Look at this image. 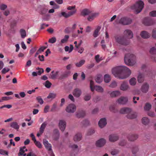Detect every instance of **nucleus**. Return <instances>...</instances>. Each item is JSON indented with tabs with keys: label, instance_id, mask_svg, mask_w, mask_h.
<instances>
[{
	"label": "nucleus",
	"instance_id": "obj_29",
	"mask_svg": "<svg viewBox=\"0 0 156 156\" xmlns=\"http://www.w3.org/2000/svg\"><path fill=\"white\" fill-rule=\"evenodd\" d=\"M10 126L16 130H18L20 128L19 126L16 122H12L10 124Z\"/></svg>",
	"mask_w": 156,
	"mask_h": 156
},
{
	"label": "nucleus",
	"instance_id": "obj_56",
	"mask_svg": "<svg viewBox=\"0 0 156 156\" xmlns=\"http://www.w3.org/2000/svg\"><path fill=\"white\" fill-rule=\"evenodd\" d=\"M152 37L153 38L156 39V28H154L152 30Z\"/></svg>",
	"mask_w": 156,
	"mask_h": 156
},
{
	"label": "nucleus",
	"instance_id": "obj_24",
	"mask_svg": "<svg viewBox=\"0 0 156 156\" xmlns=\"http://www.w3.org/2000/svg\"><path fill=\"white\" fill-rule=\"evenodd\" d=\"M128 138L129 140L133 141L138 138V135L137 134H130L128 136Z\"/></svg>",
	"mask_w": 156,
	"mask_h": 156
},
{
	"label": "nucleus",
	"instance_id": "obj_57",
	"mask_svg": "<svg viewBox=\"0 0 156 156\" xmlns=\"http://www.w3.org/2000/svg\"><path fill=\"white\" fill-rule=\"evenodd\" d=\"M0 154L2 155L6 154V155H8V152L2 149H0Z\"/></svg>",
	"mask_w": 156,
	"mask_h": 156
},
{
	"label": "nucleus",
	"instance_id": "obj_53",
	"mask_svg": "<svg viewBox=\"0 0 156 156\" xmlns=\"http://www.w3.org/2000/svg\"><path fill=\"white\" fill-rule=\"evenodd\" d=\"M38 102L41 105L43 103L44 101L43 99L41 98L40 96H38L36 98Z\"/></svg>",
	"mask_w": 156,
	"mask_h": 156
},
{
	"label": "nucleus",
	"instance_id": "obj_5",
	"mask_svg": "<svg viewBox=\"0 0 156 156\" xmlns=\"http://www.w3.org/2000/svg\"><path fill=\"white\" fill-rule=\"evenodd\" d=\"M132 22V20L130 18L126 17H123L120 19L119 21V23L122 25H127L130 24Z\"/></svg>",
	"mask_w": 156,
	"mask_h": 156
},
{
	"label": "nucleus",
	"instance_id": "obj_54",
	"mask_svg": "<svg viewBox=\"0 0 156 156\" xmlns=\"http://www.w3.org/2000/svg\"><path fill=\"white\" fill-rule=\"evenodd\" d=\"M138 149L137 146H136L133 147L132 150V152L133 154H136L137 152V151H138Z\"/></svg>",
	"mask_w": 156,
	"mask_h": 156
},
{
	"label": "nucleus",
	"instance_id": "obj_63",
	"mask_svg": "<svg viewBox=\"0 0 156 156\" xmlns=\"http://www.w3.org/2000/svg\"><path fill=\"white\" fill-rule=\"evenodd\" d=\"M57 103L55 102L52 105V107H51V111L53 112L55 110L56 106H57Z\"/></svg>",
	"mask_w": 156,
	"mask_h": 156
},
{
	"label": "nucleus",
	"instance_id": "obj_8",
	"mask_svg": "<svg viewBox=\"0 0 156 156\" xmlns=\"http://www.w3.org/2000/svg\"><path fill=\"white\" fill-rule=\"evenodd\" d=\"M106 143V140L103 138H101L97 141L96 143V146L98 147L103 146Z\"/></svg>",
	"mask_w": 156,
	"mask_h": 156
},
{
	"label": "nucleus",
	"instance_id": "obj_32",
	"mask_svg": "<svg viewBox=\"0 0 156 156\" xmlns=\"http://www.w3.org/2000/svg\"><path fill=\"white\" fill-rule=\"evenodd\" d=\"M142 122L143 124L146 125L148 124L150 122V120L148 118L144 117L142 119Z\"/></svg>",
	"mask_w": 156,
	"mask_h": 156
},
{
	"label": "nucleus",
	"instance_id": "obj_10",
	"mask_svg": "<svg viewBox=\"0 0 156 156\" xmlns=\"http://www.w3.org/2000/svg\"><path fill=\"white\" fill-rule=\"evenodd\" d=\"M129 88V87L128 83L126 81L123 82L121 84L120 87V89L122 91H126Z\"/></svg>",
	"mask_w": 156,
	"mask_h": 156
},
{
	"label": "nucleus",
	"instance_id": "obj_38",
	"mask_svg": "<svg viewBox=\"0 0 156 156\" xmlns=\"http://www.w3.org/2000/svg\"><path fill=\"white\" fill-rule=\"evenodd\" d=\"M149 53L152 55H156V48L154 47L151 48L149 50Z\"/></svg>",
	"mask_w": 156,
	"mask_h": 156
},
{
	"label": "nucleus",
	"instance_id": "obj_49",
	"mask_svg": "<svg viewBox=\"0 0 156 156\" xmlns=\"http://www.w3.org/2000/svg\"><path fill=\"white\" fill-rule=\"evenodd\" d=\"M94 83L93 81L90 80V87L92 91H93L94 90Z\"/></svg>",
	"mask_w": 156,
	"mask_h": 156
},
{
	"label": "nucleus",
	"instance_id": "obj_4",
	"mask_svg": "<svg viewBox=\"0 0 156 156\" xmlns=\"http://www.w3.org/2000/svg\"><path fill=\"white\" fill-rule=\"evenodd\" d=\"M144 2L141 1H139L132 7L133 9H135L136 13L140 12L144 7Z\"/></svg>",
	"mask_w": 156,
	"mask_h": 156
},
{
	"label": "nucleus",
	"instance_id": "obj_41",
	"mask_svg": "<svg viewBox=\"0 0 156 156\" xmlns=\"http://www.w3.org/2000/svg\"><path fill=\"white\" fill-rule=\"evenodd\" d=\"M20 33L21 37L23 38H24L26 36V33L25 30L22 29L20 30Z\"/></svg>",
	"mask_w": 156,
	"mask_h": 156
},
{
	"label": "nucleus",
	"instance_id": "obj_34",
	"mask_svg": "<svg viewBox=\"0 0 156 156\" xmlns=\"http://www.w3.org/2000/svg\"><path fill=\"white\" fill-rule=\"evenodd\" d=\"M101 28V27L98 26L96 29L94 31L93 33V36L94 37H96L98 35V33Z\"/></svg>",
	"mask_w": 156,
	"mask_h": 156
},
{
	"label": "nucleus",
	"instance_id": "obj_50",
	"mask_svg": "<svg viewBox=\"0 0 156 156\" xmlns=\"http://www.w3.org/2000/svg\"><path fill=\"white\" fill-rule=\"evenodd\" d=\"M36 146L39 148H41L42 147V145L41 143L38 141H36L34 143Z\"/></svg>",
	"mask_w": 156,
	"mask_h": 156
},
{
	"label": "nucleus",
	"instance_id": "obj_20",
	"mask_svg": "<svg viewBox=\"0 0 156 156\" xmlns=\"http://www.w3.org/2000/svg\"><path fill=\"white\" fill-rule=\"evenodd\" d=\"M27 151V150L26 148V147L25 146H24L22 147L21 148L19 151L18 156H25L26 155V154L24 153L25 151Z\"/></svg>",
	"mask_w": 156,
	"mask_h": 156
},
{
	"label": "nucleus",
	"instance_id": "obj_6",
	"mask_svg": "<svg viewBox=\"0 0 156 156\" xmlns=\"http://www.w3.org/2000/svg\"><path fill=\"white\" fill-rule=\"evenodd\" d=\"M76 107L75 105L73 104H69L66 107V111L68 113H74L76 110Z\"/></svg>",
	"mask_w": 156,
	"mask_h": 156
},
{
	"label": "nucleus",
	"instance_id": "obj_9",
	"mask_svg": "<svg viewBox=\"0 0 156 156\" xmlns=\"http://www.w3.org/2000/svg\"><path fill=\"white\" fill-rule=\"evenodd\" d=\"M98 12H90L87 18V20L89 21H93L95 18L99 15Z\"/></svg>",
	"mask_w": 156,
	"mask_h": 156
},
{
	"label": "nucleus",
	"instance_id": "obj_33",
	"mask_svg": "<svg viewBox=\"0 0 156 156\" xmlns=\"http://www.w3.org/2000/svg\"><path fill=\"white\" fill-rule=\"evenodd\" d=\"M137 117L136 113H129L127 115V117L128 119H133L136 118Z\"/></svg>",
	"mask_w": 156,
	"mask_h": 156
},
{
	"label": "nucleus",
	"instance_id": "obj_28",
	"mask_svg": "<svg viewBox=\"0 0 156 156\" xmlns=\"http://www.w3.org/2000/svg\"><path fill=\"white\" fill-rule=\"evenodd\" d=\"M70 72L69 71H66L59 76V79L62 80L64 78L67 77L70 74Z\"/></svg>",
	"mask_w": 156,
	"mask_h": 156
},
{
	"label": "nucleus",
	"instance_id": "obj_27",
	"mask_svg": "<svg viewBox=\"0 0 156 156\" xmlns=\"http://www.w3.org/2000/svg\"><path fill=\"white\" fill-rule=\"evenodd\" d=\"M131 111V109L127 108H123L120 111V112L121 114H126L130 112Z\"/></svg>",
	"mask_w": 156,
	"mask_h": 156
},
{
	"label": "nucleus",
	"instance_id": "obj_61",
	"mask_svg": "<svg viewBox=\"0 0 156 156\" xmlns=\"http://www.w3.org/2000/svg\"><path fill=\"white\" fill-rule=\"evenodd\" d=\"M99 57L100 55H97L95 56V59L97 63H99L101 60L99 58Z\"/></svg>",
	"mask_w": 156,
	"mask_h": 156
},
{
	"label": "nucleus",
	"instance_id": "obj_25",
	"mask_svg": "<svg viewBox=\"0 0 156 156\" xmlns=\"http://www.w3.org/2000/svg\"><path fill=\"white\" fill-rule=\"evenodd\" d=\"M140 35L144 39L148 38L150 36V34L145 31H142L140 33Z\"/></svg>",
	"mask_w": 156,
	"mask_h": 156
},
{
	"label": "nucleus",
	"instance_id": "obj_21",
	"mask_svg": "<svg viewBox=\"0 0 156 156\" xmlns=\"http://www.w3.org/2000/svg\"><path fill=\"white\" fill-rule=\"evenodd\" d=\"M143 23L146 26H150L153 23L149 18L147 17L144 19Z\"/></svg>",
	"mask_w": 156,
	"mask_h": 156
},
{
	"label": "nucleus",
	"instance_id": "obj_35",
	"mask_svg": "<svg viewBox=\"0 0 156 156\" xmlns=\"http://www.w3.org/2000/svg\"><path fill=\"white\" fill-rule=\"evenodd\" d=\"M104 80L105 83L109 82L111 80L110 76L108 74L105 75L104 76Z\"/></svg>",
	"mask_w": 156,
	"mask_h": 156
},
{
	"label": "nucleus",
	"instance_id": "obj_48",
	"mask_svg": "<svg viewBox=\"0 0 156 156\" xmlns=\"http://www.w3.org/2000/svg\"><path fill=\"white\" fill-rule=\"evenodd\" d=\"M117 86V83L116 81H112L109 86L110 87L112 88H115Z\"/></svg>",
	"mask_w": 156,
	"mask_h": 156
},
{
	"label": "nucleus",
	"instance_id": "obj_43",
	"mask_svg": "<svg viewBox=\"0 0 156 156\" xmlns=\"http://www.w3.org/2000/svg\"><path fill=\"white\" fill-rule=\"evenodd\" d=\"M151 105L149 103H146L144 107V110L146 111H149L151 108Z\"/></svg>",
	"mask_w": 156,
	"mask_h": 156
},
{
	"label": "nucleus",
	"instance_id": "obj_46",
	"mask_svg": "<svg viewBox=\"0 0 156 156\" xmlns=\"http://www.w3.org/2000/svg\"><path fill=\"white\" fill-rule=\"evenodd\" d=\"M56 96V94L55 93H50L47 97L48 98H54Z\"/></svg>",
	"mask_w": 156,
	"mask_h": 156
},
{
	"label": "nucleus",
	"instance_id": "obj_11",
	"mask_svg": "<svg viewBox=\"0 0 156 156\" xmlns=\"http://www.w3.org/2000/svg\"><path fill=\"white\" fill-rule=\"evenodd\" d=\"M76 12V10H75L69 11L67 13L65 12H62L61 13V14L63 16L67 18L74 14Z\"/></svg>",
	"mask_w": 156,
	"mask_h": 156
},
{
	"label": "nucleus",
	"instance_id": "obj_58",
	"mask_svg": "<svg viewBox=\"0 0 156 156\" xmlns=\"http://www.w3.org/2000/svg\"><path fill=\"white\" fill-rule=\"evenodd\" d=\"M50 4L51 5H54V8L55 9H57L59 8V6L58 5H57L55 3V2L53 1H51L50 2Z\"/></svg>",
	"mask_w": 156,
	"mask_h": 156
},
{
	"label": "nucleus",
	"instance_id": "obj_47",
	"mask_svg": "<svg viewBox=\"0 0 156 156\" xmlns=\"http://www.w3.org/2000/svg\"><path fill=\"white\" fill-rule=\"evenodd\" d=\"M110 111L113 112H117V110L115 109L114 105H112L110 106L109 108Z\"/></svg>",
	"mask_w": 156,
	"mask_h": 156
},
{
	"label": "nucleus",
	"instance_id": "obj_59",
	"mask_svg": "<svg viewBox=\"0 0 156 156\" xmlns=\"http://www.w3.org/2000/svg\"><path fill=\"white\" fill-rule=\"evenodd\" d=\"M12 99V98L10 97H4L2 98L1 100L3 101H7Z\"/></svg>",
	"mask_w": 156,
	"mask_h": 156
},
{
	"label": "nucleus",
	"instance_id": "obj_30",
	"mask_svg": "<svg viewBox=\"0 0 156 156\" xmlns=\"http://www.w3.org/2000/svg\"><path fill=\"white\" fill-rule=\"evenodd\" d=\"M47 125L46 122H44L41 125V127L40 128L39 132L42 134L44 131V129Z\"/></svg>",
	"mask_w": 156,
	"mask_h": 156
},
{
	"label": "nucleus",
	"instance_id": "obj_12",
	"mask_svg": "<svg viewBox=\"0 0 156 156\" xmlns=\"http://www.w3.org/2000/svg\"><path fill=\"white\" fill-rule=\"evenodd\" d=\"M66 125V122L64 120H61L59 121V126L60 129L62 131H64L65 129Z\"/></svg>",
	"mask_w": 156,
	"mask_h": 156
},
{
	"label": "nucleus",
	"instance_id": "obj_1",
	"mask_svg": "<svg viewBox=\"0 0 156 156\" xmlns=\"http://www.w3.org/2000/svg\"><path fill=\"white\" fill-rule=\"evenodd\" d=\"M112 72L115 77L121 79L126 78L131 73L129 69L124 66H119L113 68Z\"/></svg>",
	"mask_w": 156,
	"mask_h": 156
},
{
	"label": "nucleus",
	"instance_id": "obj_17",
	"mask_svg": "<svg viewBox=\"0 0 156 156\" xmlns=\"http://www.w3.org/2000/svg\"><path fill=\"white\" fill-rule=\"evenodd\" d=\"M119 139L118 136L116 134H112L109 136V141L111 142H114L117 140Z\"/></svg>",
	"mask_w": 156,
	"mask_h": 156
},
{
	"label": "nucleus",
	"instance_id": "obj_19",
	"mask_svg": "<svg viewBox=\"0 0 156 156\" xmlns=\"http://www.w3.org/2000/svg\"><path fill=\"white\" fill-rule=\"evenodd\" d=\"M128 98L127 97H121L117 100L118 102L121 104H124L128 101Z\"/></svg>",
	"mask_w": 156,
	"mask_h": 156
},
{
	"label": "nucleus",
	"instance_id": "obj_36",
	"mask_svg": "<svg viewBox=\"0 0 156 156\" xmlns=\"http://www.w3.org/2000/svg\"><path fill=\"white\" fill-rule=\"evenodd\" d=\"M94 89L96 91L102 93L104 91L102 87L99 86H95L94 87Z\"/></svg>",
	"mask_w": 156,
	"mask_h": 156
},
{
	"label": "nucleus",
	"instance_id": "obj_42",
	"mask_svg": "<svg viewBox=\"0 0 156 156\" xmlns=\"http://www.w3.org/2000/svg\"><path fill=\"white\" fill-rule=\"evenodd\" d=\"M129 83L130 85L134 86L135 85L136 83V79L134 78H131L129 81Z\"/></svg>",
	"mask_w": 156,
	"mask_h": 156
},
{
	"label": "nucleus",
	"instance_id": "obj_64",
	"mask_svg": "<svg viewBox=\"0 0 156 156\" xmlns=\"http://www.w3.org/2000/svg\"><path fill=\"white\" fill-rule=\"evenodd\" d=\"M150 15L153 17L156 16V11H153L150 13Z\"/></svg>",
	"mask_w": 156,
	"mask_h": 156
},
{
	"label": "nucleus",
	"instance_id": "obj_26",
	"mask_svg": "<svg viewBox=\"0 0 156 156\" xmlns=\"http://www.w3.org/2000/svg\"><path fill=\"white\" fill-rule=\"evenodd\" d=\"M120 94V92L118 90L114 91L111 92L110 93V96L112 98L115 97L119 96Z\"/></svg>",
	"mask_w": 156,
	"mask_h": 156
},
{
	"label": "nucleus",
	"instance_id": "obj_13",
	"mask_svg": "<svg viewBox=\"0 0 156 156\" xmlns=\"http://www.w3.org/2000/svg\"><path fill=\"white\" fill-rule=\"evenodd\" d=\"M73 95L76 97H79L82 94L81 90L78 88L74 89L73 93Z\"/></svg>",
	"mask_w": 156,
	"mask_h": 156
},
{
	"label": "nucleus",
	"instance_id": "obj_31",
	"mask_svg": "<svg viewBox=\"0 0 156 156\" xmlns=\"http://www.w3.org/2000/svg\"><path fill=\"white\" fill-rule=\"evenodd\" d=\"M91 12L90 10L87 9H83L81 12V14L83 16L89 15Z\"/></svg>",
	"mask_w": 156,
	"mask_h": 156
},
{
	"label": "nucleus",
	"instance_id": "obj_3",
	"mask_svg": "<svg viewBox=\"0 0 156 156\" xmlns=\"http://www.w3.org/2000/svg\"><path fill=\"white\" fill-rule=\"evenodd\" d=\"M116 41L119 44L126 46L129 44V40L127 39L123 35H116L114 37Z\"/></svg>",
	"mask_w": 156,
	"mask_h": 156
},
{
	"label": "nucleus",
	"instance_id": "obj_14",
	"mask_svg": "<svg viewBox=\"0 0 156 156\" xmlns=\"http://www.w3.org/2000/svg\"><path fill=\"white\" fill-rule=\"evenodd\" d=\"M43 144L44 145L48 151H52L51 149V144H49L48 141L45 139H44L43 140Z\"/></svg>",
	"mask_w": 156,
	"mask_h": 156
},
{
	"label": "nucleus",
	"instance_id": "obj_39",
	"mask_svg": "<svg viewBox=\"0 0 156 156\" xmlns=\"http://www.w3.org/2000/svg\"><path fill=\"white\" fill-rule=\"evenodd\" d=\"M144 76L142 74L140 73L138 76V81L139 83L142 82L144 80Z\"/></svg>",
	"mask_w": 156,
	"mask_h": 156
},
{
	"label": "nucleus",
	"instance_id": "obj_45",
	"mask_svg": "<svg viewBox=\"0 0 156 156\" xmlns=\"http://www.w3.org/2000/svg\"><path fill=\"white\" fill-rule=\"evenodd\" d=\"M81 123L83 126H86L89 125V122L88 120L85 119L82 121Z\"/></svg>",
	"mask_w": 156,
	"mask_h": 156
},
{
	"label": "nucleus",
	"instance_id": "obj_51",
	"mask_svg": "<svg viewBox=\"0 0 156 156\" xmlns=\"http://www.w3.org/2000/svg\"><path fill=\"white\" fill-rule=\"evenodd\" d=\"M56 40L55 37H53L49 40L48 42L50 43L53 44L56 41Z\"/></svg>",
	"mask_w": 156,
	"mask_h": 156
},
{
	"label": "nucleus",
	"instance_id": "obj_22",
	"mask_svg": "<svg viewBox=\"0 0 156 156\" xmlns=\"http://www.w3.org/2000/svg\"><path fill=\"white\" fill-rule=\"evenodd\" d=\"M58 71H52L50 75V78L52 79H56L58 75Z\"/></svg>",
	"mask_w": 156,
	"mask_h": 156
},
{
	"label": "nucleus",
	"instance_id": "obj_16",
	"mask_svg": "<svg viewBox=\"0 0 156 156\" xmlns=\"http://www.w3.org/2000/svg\"><path fill=\"white\" fill-rule=\"evenodd\" d=\"M107 124L106 119L105 118L101 119L98 122L99 126L101 128H102L106 126Z\"/></svg>",
	"mask_w": 156,
	"mask_h": 156
},
{
	"label": "nucleus",
	"instance_id": "obj_60",
	"mask_svg": "<svg viewBox=\"0 0 156 156\" xmlns=\"http://www.w3.org/2000/svg\"><path fill=\"white\" fill-rule=\"evenodd\" d=\"M100 97L98 96L95 97L93 99L94 101L95 102H98V101H100Z\"/></svg>",
	"mask_w": 156,
	"mask_h": 156
},
{
	"label": "nucleus",
	"instance_id": "obj_18",
	"mask_svg": "<svg viewBox=\"0 0 156 156\" xmlns=\"http://www.w3.org/2000/svg\"><path fill=\"white\" fill-rule=\"evenodd\" d=\"M85 112L83 110H80L76 112V116L78 118L83 117L85 115Z\"/></svg>",
	"mask_w": 156,
	"mask_h": 156
},
{
	"label": "nucleus",
	"instance_id": "obj_44",
	"mask_svg": "<svg viewBox=\"0 0 156 156\" xmlns=\"http://www.w3.org/2000/svg\"><path fill=\"white\" fill-rule=\"evenodd\" d=\"M69 36L68 35H65L63 39L61 40V42L62 43H64L67 42L69 38Z\"/></svg>",
	"mask_w": 156,
	"mask_h": 156
},
{
	"label": "nucleus",
	"instance_id": "obj_52",
	"mask_svg": "<svg viewBox=\"0 0 156 156\" xmlns=\"http://www.w3.org/2000/svg\"><path fill=\"white\" fill-rule=\"evenodd\" d=\"M10 70V69L8 68H4L2 70V74H5L7 73Z\"/></svg>",
	"mask_w": 156,
	"mask_h": 156
},
{
	"label": "nucleus",
	"instance_id": "obj_40",
	"mask_svg": "<svg viewBox=\"0 0 156 156\" xmlns=\"http://www.w3.org/2000/svg\"><path fill=\"white\" fill-rule=\"evenodd\" d=\"M85 60H82L76 64V67H80L85 62Z\"/></svg>",
	"mask_w": 156,
	"mask_h": 156
},
{
	"label": "nucleus",
	"instance_id": "obj_62",
	"mask_svg": "<svg viewBox=\"0 0 156 156\" xmlns=\"http://www.w3.org/2000/svg\"><path fill=\"white\" fill-rule=\"evenodd\" d=\"M51 85V83L48 80H47L45 82V86L48 88H49Z\"/></svg>",
	"mask_w": 156,
	"mask_h": 156
},
{
	"label": "nucleus",
	"instance_id": "obj_2",
	"mask_svg": "<svg viewBox=\"0 0 156 156\" xmlns=\"http://www.w3.org/2000/svg\"><path fill=\"white\" fill-rule=\"evenodd\" d=\"M124 60L125 64L128 66H133L136 62L135 56L133 54L129 53L125 54Z\"/></svg>",
	"mask_w": 156,
	"mask_h": 156
},
{
	"label": "nucleus",
	"instance_id": "obj_55",
	"mask_svg": "<svg viewBox=\"0 0 156 156\" xmlns=\"http://www.w3.org/2000/svg\"><path fill=\"white\" fill-rule=\"evenodd\" d=\"M119 153V151L118 150L114 149L111 151V154L112 155H115L118 154Z\"/></svg>",
	"mask_w": 156,
	"mask_h": 156
},
{
	"label": "nucleus",
	"instance_id": "obj_7",
	"mask_svg": "<svg viewBox=\"0 0 156 156\" xmlns=\"http://www.w3.org/2000/svg\"><path fill=\"white\" fill-rule=\"evenodd\" d=\"M123 36L127 38V39L132 38L133 37V34L132 32L129 30L127 29L125 30L123 32Z\"/></svg>",
	"mask_w": 156,
	"mask_h": 156
},
{
	"label": "nucleus",
	"instance_id": "obj_37",
	"mask_svg": "<svg viewBox=\"0 0 156 156\" xmlns=\"http://www.w3.org/2000/svg\"><path fill=\"white\" fill-rule=\"evenodd\" d=\"M95 81L96 82L100 83L102 81V77L101 75H98L95 79Z\"/></svg>",
	"mask_w": 156,
	"mask_h": 156
},
{
	"label": "nucleus",
	"instance_id": "obj_23",
	"mask_svg": "<svg viewBox=\"0 0 156 156\" xmlns=\"http://www.w3.org/2000/svg\"><path fill=\"white\" fill-rule=\"evenodd\" d=\"M82 138L81 134L78 133L75 135L73 137V140L75 141H80Z\"/></svg>",
	"mask_w": 156,
	"mask_h": 156
},
{
	"label": "nucleus",
	"instance_id": "obj_15",
	"mask_svg": "<svg viewBox=\"0 0 156 156\" xmlns=\"http://www.w3.org/2000/svg\"><path fill=\"white\" fill-rule=\"evenodd\" d=\"M149 85L147 83H144L141 87V90L142 92L146 93L148 91Z\"/></svg>",
	"mask_w": 156,
	"mask_h": 156
}]
</instances>
